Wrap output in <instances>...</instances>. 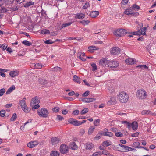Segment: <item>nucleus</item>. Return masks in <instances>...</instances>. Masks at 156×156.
Returning <instances> with one entry per match:
<instances>
[{
  "mask_svg": "<svg viewBox=\"0 0 156 156\" xmlns=\"http://www.w3.org/2000/svg\"><path fill=\"white\" fill-rule=\"evenodd\" d=\"M115 136L117 137H120L123 136V134L121 132H117L115 133Z\"/></svg>",
  "mask_w": 156,
  "mask_h": 156,
  "instance_id": "60",
  "label": "nucleus"
},
{
  "mask_svg": "<svg viewBox=\"0 0 156 156\" xmlns=\"http://www.w3.org/2000/svg\"><path fill=\"white\" fill-rule=\"evenodd\" d=\"M79 112L78 110H76L74 111L72 113V114L75 115H77L79 114Z\"/></svg>",
  "mask_w": 156,
  "mask_h": 156,
  "instance_id": "64",
  "label": "nucleus"
},
{
  "mask_svg": "<svg viewBox=\"0 0 156 156\" xmlns=\"http://www.w3.org/2000/svg\"><path fill=\"white\" fill-rule=\"evenodd\" d=\"M147 29V28L146 27H144L141 30V31L140 32V34H142V35H144L146 34V30Z\"/></svg>",
  "mask_w": 156,
  "mask_h": 156,
  "instance_id": "45",
  "label": "nucleus"
},
{
  "mask_svg": "<svg viewBox=\"0 0 156 156\" xmlns=\"http://www.w3.org/2000/svg\"><path fill=\"white\" fill-rule=\"evenodd\" d=\"M12 11H16L18 10V8L16 5H12L10 8Z\"/></svg>",
  "mask_w": 156,
  "mask_h": 156,
  "instance_id": "53",
  "label": "nucleus"
},
{
  "mask_svg": "<svg viewBox=\"0 0 156 156\" xmlns=\"http://www.w3.org/2000/svg\"><path fill=\"white\" fill-rule=\"evenodd\" d=\"M68 122L70 124L73 125L74 126H78V121L74 119L73 118H69L68 120Z\"/></svg>",
  "mask_w": 156,
  "mask_h": 156,
  "instance_id": "11",
  "label": "nucleus"
},
{
  "mask_svg": "<svg viewBox=\"0 0 156 156\" xmlns=\"http://www.w3.org/2000/svg\"><path fill=\"white\" fill-rule=\"evenodd\" d=\"M6 111L4 110H1L0 111V116L2 117H4L5 116Z\"/></svg>",
  "mask_w": 156,
  "mask_h": 156,
  "instance_id": "42",
  "label": "nucleus"
},
{
  "mask_svg": "<svg viewBox=\"0 0 156 156\" xmlns=\"http://www.w3.org/2000/svg\"><path fill=\"white\" fill-rule=\"evenodd\" d=\"M59 152L56 151H53L50 153L51 156H60Z\"/></svg>",
  "mask_w": 156,
  "mask_h": 156,
  "instance_id": "28",
  "label": "nucleus"
},
{
  "mask_svg": "<svg viewBox=\"0 0 156 156\" xmlns=\"http://www.w3.org/2000/svg\"><path fill=\"white\" fill-rule=\"evenodd\" d=\"M131 7L132 9H133V10L135 9L138 10L140 8V7L136 4L133 5Z\"/></svg>",
  "mask_w": 156,
  "mask_h": 156,
  "instance_id": "49",
  "label": "nucleus"
},
{
  "mask_svg": "<svg viewBox=\"0 0 156 156\" xmlns=\"http://www.w3.org/2000/svg\"><path fill=\"white\" fill-rule=\"evenodd\" d=\"M56 119L59 121H61L63 120L64 118L63 117L61 116L60 115H57Z\"/></svg>",
  "mask_w": 156,
  "mask_h": 156,
  "instance_id": "63",
  "label": "nucleus"
},
{
  "mask_svg": "<svg viewBox=\"0 0 156 156\" xmlns=\"http://www.w3.org/2000/svg\"><path fill=\"white\" fill-rule=\"evenodd\" d=\"M5 92V89L2 88L0 90V96H2Z\"/></svg>",
  "mask_w": 156,
  "mask_h": 156,
  "instance_id": "59",
  "label": "nucleus"
},
{
  "mask_svg": "<svg viewBox=\"0 0 156 156\" xmlns=\"http://www.w3.org/2000/svg\"><path fill=\"white\" fill-rule=\"evenodd\" d=\"M102 153L101 151H99L94 153L92 155V156H101Z\"/></svg>",
  "mask_w": 156,
  "mask_h": 156,
  "instance_id": "40",
  "label": "nucleus"
},
{
  "mask_svg": "<svg viewBox=\"0 0 156 156\" xmlns=\"http://www.w3.org/2000/svg\"><path fill=\"white\" fill-rule=\"evenodd\" d=\"M125 62L128 65H132L136 63V60L133 58H129L125 60Z\"/></svg>",
  "mask_w": 156,
  "mask_h": 156,
  "instance_id": "9",
  "label": "nucleus"
},
{
  "mask_svg": "<svg viewBox=\"0 0 156 156\" xmlns=\"http://www.w3.org/2000/svg\"><path fill=\"white\" fill-rule=\"evenodd\" d=\"M69 150L68 146L64 144H62L60 147V152L61 153L64 154L67 153Z\"/></svg>",
  "mask_w": 156,
  "mask_h": 156,
  "instance_id": "6",
  "label": "nucleus"
},
{
  "mask_svg": "<svg viewBox=\"0 0 156 156\" xmlns=\"http://www.w3.org/2000/svg\"><path fill=\"white\" fill-rule=\"evenodd\" d=\"M95 127L94 126H91L90 127L88 131V134L90 135L93 132L94 130Z\"/></svg>",
  "mask_w": 156,
  "mask_h": 156,
  "instance_id": "36",
  "label": "nucleus"
},
{
  "mask_svg": "<svg viewBox=\"0 0 156 156\" xmlns=\"http://www.w3.org/2000/svg\"><path fill=\"white\" fill-rule=\"evenodd\" d=\"M51 69L53 71H60L61 70V68L58 66H56L53 68H51Z\"/></svg>",
  "mask_w": 156,
  "mask_h": 156,
  "instance_id": "37",
  "label": "nucleus"
},
{
  "mask_svg": "<svg viewBox=\"0 0 156 156\" xmlns=\"http://www.w3.org/2000/svg\"><path fill=\"white\" fill-rule=\"evenodd\" d=\"M90 6L89 3L88 2H86L85 3V5L82 7V9H87Z\"/></svg>",
  "mask_w": 156,
  "mask_h": 156,
  "instance_id": "39",
  "label": "nucleus"
},
{
  "mask_svg": "<svg viewBox=\"0 0 156 156\" xmlns=\"http://www.w3.org/2000/svg\"><path fill=\"white\" fill-rule=\"evenodd\" d=\"M17 118V115L15 113H14L10 119V120L11 121H14Z\"/></svg>",
  "mask_w": 156,
  "mask_h": 156,
  "instance_id": "44",
  "label": "nucleus"
},
{
  "mask_svg": "<svg viewBox=\"0 0 156 156\" xmlns=\"http://www.w3.org/2000/svg\"><path fill=\"white\" fill-rule=\"evenodd\" d=\"M73 23V22H69L68 23H63L62 24L61 27V29L63 28L64 27H66L67 26H70Z\"/></svg>",
  "mask_w": 156,
  "mask_h": 156,
  "instance_id": "34",
  "label": "nucleus"
},
{
  "mask_svg": "<svg viewBox=\"0 0 156 156\" xmlns=\"http://www.w3.org/2000/svg\"><path fill=\"white\" fill-rule=\"evenodd\" d=\"M108 60H107L106 58H102L100 60L99 65L104 66H106V65H108Z\"/></svg>",
  "mask_w": 156,
  "mask_h": 156,
  "instance_id": "12",
  "label": "nucleus"
},
{
  "mask_svg": "<svg viewBox=\"0 0 156 156\" xmlns=\"http://www.w3.org/2000/svg\"><path fill=\"white\" fill-rule=\"evenodd\" d=\"M26 98H24L22 100H21L20 101V104L22 108H23V107L26 106L25 101Z\"/></svg>",
  "mask_w": 156,
  "mask_h": 156,
  "instance_id": "29",
  "label": "nucleus"
},
{
  "mask_svg": "<svg viewBox=\"0 0 156 156\" xmlns=\"http://www.w3.org/2000/svg\"><path fill=\"white\" fill-rule=\"evenodd\" d=\"M41 33L43 34H48L50 33V31L46 29H43L41 30L40 32Z\"/></svg>",
  "mask_w": 156,
  "mask_h": 156,
  "instance_id": "32",
  "label": "nucleus"
},
{
  "mask_svg": "<svg viewBox=\"0 0 156 156\" xmlns=\"http://www.w3.org/2000/svg\"><path fill=\"white\" fill-rule=\"evenodd\" d=\"M88 51L90 52V53H93L94 50L97 49V47L95 46H90L88 47Z\"/></svg>",
  "mask_w": 156,
  "mask_h": 156,
  "instance_id": "27",
  "label": "nucleus"
},
{
  "mask_svg": "<svg viewBox=\"0 0 156 156\" xmlns=\"http://www.w3.org/2000/svg\"><path fill=\"white\" fill-rule=\"evenodd\" d=\"M51 142L53 145L58 144L60 140L57 137H54L51 138Z\"/></svg>",
  "mask_w": 156,
  "mask_h": 156,
  "instance_id": "19",
  "label": "nucleus"
},
{
  "mask_svg": "<svg viewBox=\"0 0 156 156\" xmlns=\"http://www.w3.org/2000/svg\"><path fill=\"white\" fill-rule=\"evenodd\" d=\"M77 57L82 61H86V59L85 58H83L85 56V53L83 52L82 53H81L80 52H78L77 54Z\"/></svg>",
  "mask_w": 156,
  "mask_h": 156,
  "instance_id": "16",
  "label": "nucleus"
},
{
  "mask_svg": "<svg viewBox=\"0 0 156 156\" xmlns=\"http://www.w3.org/2000/svg\"><path fill=\"white\" fill-rule=\"evenodd\" d=\"M90 22V21L89 20H83L82 21H80V23L84 25H88Z\"/></svg>",
  "mask_w": 156,
  "mask_h": 156,
  "instance_id": "30",
  "label": "nucleus"
},
{
  "mask_svg": "<svg viewBox=\"0 0 156 156\" xmlns=\"http://www.w3.org/2000/svg\"><path fill=\"white\" fill-rule=\"evenodd\" d=\"M7 47V45L6 44H3L2 45L1 48H2V50L3 51L5 50L6 49V48Z\"/></svg>",
  "mask_w": 156,
  "mask_h": 156,
  "instance_id": "58",
  "label": "nucleus"
},
{
  "mask_svg": "<svg viewBox=\"0 0 156 156\" xmlns=\"http://www.w3.org/2000/svg\"><path fill=\"white\" fill-rule=\"evenodd\" d=\"M73 79L74 81L80 84L81 83L80 78H79L76 75H74L73 77Z\"/></svg>",
  "mask_w": 156,
  "mask_h": 156,
  "instance_id": "25",
  "label": "nucleus"
},
{
  "mask_svg": "<svg viewBox=\"0 0 156 156\" xmlns=\"http://www.w3.org/2000/svg\"><path fill=\"white\" fill-rule=\"evenodd\" d=\"M136 95V97L140 99L146 98L147 96V92L144 90L143 89H140L137 90Z\"/></svg>",
  "mask_w": 156,
  "mask_h": 156,
  "instance_id": "3",
  "label": "nucleus"
},
{
  "mask_svg": "<svg viewBox=\"0 0 156 156\" xmlns=\"http://www.w3.org/2000/svg\"><path fill=\"white\" fill-rule=\"evenodd\" d=\"M52 110L55 112H57L59 110V108L58 107H55L53 108Z\"/></svg>",
  "mask_w": 156,
  "mask_h": 156,
  "instance_id": "57",
  "label": "nucleus"
},
{
  "mask_svg": "<svg viewBox=\"0 0 156 156\" xmlns=\"http://www.w3.org/2000/svg\"><path fill=\"white\" fill-rule=\"evenodd\" d=\"M112 99L113 100V101H109L107 103L108 104L110 105H113L116 103V100L115 98H112Z\"/></svg>",
  "mask_w": 156,
  "mask_h": 156,
  "instance_id": "31",
  "label": "nucleus"
},
{
  "mask_svg": "<svg viewBox=\"0 0 156 156\" xmlns=\"http://www.w3.org/2000/svg\"><path fill=\"white\" fill-rule=\"evenodd\" d=\"M136 67L139 68L143 69H147L148 68V67L145 65H138L136 66Z\"/></svg>",
  "mask_w": 156,
  "mask_h": 156,
  "instance_id": "33",
  "label": "nucleus"
},
{
  "mask_svg": "<svg viewBox=\"0 0 156 156\" xmlns=\"http://www.w3.org/2000/svg\"><path fill=\"white\" fill-rule=\"evenodd\" d=\"M15 88V86L14 85H12L11 87L9 88L6 91V94H8L10 93H11L12 91H13Z\"/></svg>",
  "mask_w": 156,
  "mask_h": 156,
  "instance_id": "26",
  "label": "nucleus"
},
{
  "mask_svg": "<svg viewBox=\"0 0 156 156\" xmlns=\"http://www.w3.org/2000/svg\"><path fill=\"white\" fill-rule=\"evenodd\" d=\"M91 66L92 67V70L93 71H94L96 70L97 69V67L96 65V64L94 63H92L91 64Z\"/></svg>",
  "mask_w": 156,
  "mask_h": 156,
  "instance_id": "43",
  "label": "nucleus"
},
{
  "mask_svg": "<svg viewBox=\"0 0 156 156\" xmlns=\"http://www.w3.org/2000/svg\"><path fill=\"white\" fill-rule=\"evenodd\" d=\"M1 5H0V12H6V9L4 7L1 6Z\"/></svg>",
  "mask_w": 156,
  "mask_h": 156,
  "instance_id": "56",
  "label": "nucleus"
},
{
  "mask_svg": "<svg viewBox=\"0 0 156 156\" xmlns=\"http://www.w3.org/2000/svg\"><path fill=\"white\" fill-rule=\"evenodd\" d=\"M70 146L71 148L73 150H76L78 148L77 146L74 142H72L70 143Z\"/></svg>",
  "mask_w": 156,
  "mask_h": 156,
  "instance_id": "24",
  "label": "nucleus"
},
{
  "mask_svg": "<svg viewBox=\"0 0 156 156\" xmlns=\"http://www.w3.org/2000/svg\"><path fill=\"white\" fill-rule=\"evenodd\" d=\"M9 75L12 77H14L19 75V72L17 70L12 71L9 73Z\"/></svg>",
  "mask_w": 156,
  "mask_h": 156,
  "instance_id": "18",
  "label": "nucleus"
},
{
  "mask_svg": "<svg viewBox=\"0 0 156 156\" xmlns=\"http://www.w3.org/2000/svg\"><path fill=\"white\" fill-rule=\"evenodd\" d=\"M130 128L132 127L133 130H136L138 128V123L136 121H134L130 124Z\"/></svg>",
  "mask_w": 156,
  "mask_h": 156,
  "instance_id": "15",
  "label": "nucleus"
},
{
  "mask_svg": "<svg viewBox=\"0 0 156 156\" xmlns=\"http://www.w3.org/2000/svg\"><path fill=\"white\" fill-rule=\"evenodd\" d=\"M150 111L148 110H144L141 112V114L142 115H147L150 113Z\"/></svg>",
  "mask_w": 156,
  "mask_h": 156,
  "instance_id": "54",
  "label": "nucleus"
},
{
  "mask_svg": "<svg viewBox=\"0 0 156 156\" xmlns=\"http://www.w3.org/2000/svg\"><path fill=\"white\" fill-rule=\"evenodd\" d=\"M38 81L40 84L42 85H45L48 83V80L42 78H39Z\"/></svg>",
  "mask_w": 156,
  "mask_h": 156,
  "instance_id": "23",
  "label": "nucleus"
},
{
  "mask_svg": "<svg viewBox=\"0 0 156 156\" xmlns=\"http://www.w3.org/2000/svg\"><path fill=\"white\" fill-rule=\"evenodd\" d=\"M140 143L138 142H135L133 144V146L135 148H139Z\"/></svg>",
  "mask_w": 156,
  "mask_h": 156,
  "instance_id": "47",
  "label": "nucleus"
},
{
  "mask_svg": "<svg viewBox=\"0 0 156 156\" xmlns=\"http://www.w3.org/2000/svg\"><path fill=\"white\" fill-rule=\"evenodd\" d=\"M117 98L122 103H126L129 99L128 95L124 91L120 92Z\"/></svg>",
  "mask_w": 156,
  "mask_h": 156,
  "instance_id": "1",
  "label": "nucleus"
},
{
  "mask_svg": "<svg viewBox=\"0 0 156 156\" xmlns=\"http://www.w3.org/2000/svg\"><path fill=\"white\" fill-rule=\"evenodd\" d=\"M22 108L26 113L29 112L30 110V108H28L26 105Z\"/></svg>",
  "mask_w": 156,
  "mask_h": 156,
  "instance_id": "38",
  "label": "nucleus"
},
{
  "mask_svg": "<svg viewBox=\"0 0 156 156\" xmlns=\"http://www.w3.org/2000/svg\"><path fill=\"white\" fill-rule=\"evenodd\" d=\"M14 0H3V2L6 4H10L13 2Z\"/></svg>",
  "mask_w": 156,
  "mask_h": 156,
  "instance_id": "51",
  "label": "nucleus"
},
{
  "mask_svg": "<svg viewBox=\"0 0 156 156\" xmlns=\"http://www.w3.org/2000/svg\"><path fill=\"white\" fill-rule=\"evenodd\" d=\"M89 94V91L88 90H87L86 91H85L84 93H83L82 95V96L83 97H86Z\"/></svg>",
  "mask_w": 156,
  "mask_h": 156,
  "instance_id": "62",
  "label": "nucleus"
},
{
  "mask_svg": "<svg viewBox=\"0 0 156 156\" xmlns=\"http://www.w3.org/2000/svg\"><path fill=\"white\" fill-rule=\"evenodd\" d=\"M32 107V109H38L40 105L38 104H34V105H31Z\"/></svg>",
  "mask_w": 156,
  "mask_h": 156,
  "instance_id": "52",
  "label": "nucleus"
},
{
  "mask_svg": "<svg viewBox=\"0 0 156 156\" xmlns=\"http://www.w3.org/2000/svg\"><path fill=\"white\" fill-rule=\"evenodd\" d=\"M22 43L26 46H30L32 45V43L27 40H24L22 41Z\"/></svg>",
  "mask_w": 156,
  "mask_h": 156,
  "instance_id": "35",
  "label": "nucleus"
},
{
  "mask_svg": "<svg viewBox=\"0 0 156 156\" xmlns=\"http://www.w3.org/2000/svg\"><path fill=\"white\" fill-rule=\"evenodd\" d=\"M102 144L105 147L111 145L110 142H108L107 140L103 141Z\"/></svg>",
  "mask_w": 156,
  "mask_h": 156,
  "instance_id": "41",
  "label": "nucleus"
},
{
  "mask_svg": "<svg viewBox=\"0 0 156 156\" xmlns=\"http://www.w3.org/2000/svg\"><path fill=\"white\" fill-rule=\"evenodd\" d=\"M100 122V119H97L94 121V125L96 126H98L99 125Z\"/></svg>",
  "mask_w": 156,
  "mask_h": 156,
  "instance_id": "48",
  "label": "nucleus"
},
{
  "mask_svg": "<svg viewBox=\"0 0 156 156\" xmlns=\"http://www.w3.org/2000/svg\"><path fill=\"white\" fill-rule=\"evenodd\" d=\"M88 109L87 108H85L83 109L80 112L81 115H83L88 112Z\"/></svg>",
  "mask_w": 156,
  "mask_h": 156,
  "instance_id": "46",
  "label": "nucleus"
},
{
  "mask_svg": "<svg viewBox=\"0 0 156 156\" xmlns=\"http://www.w3.org/2000/svg\"><path fill=\"white\" fill-rule=\"evenodd\" d=\"M133 12L134 11L133 9L131 7L125 10L124 11V13L127 15H130L133 14Z\"/></svg>",
  "mask_w": 156,
  "mask_h": 156,
  "instance_id": "14",
  "label": "nucleus"
},
{
  "mask_svg": "<svg viewBox=\"0 0 156 156\" xmlns=\"http://www.w3.org/2000/svg\"><path fill=\"white\" fill-rule=\"evenodd\" d=\"M99 14L98 11H92L90 12L89 16L91 18H94L96 17Z\"/></svg>",
  "mask_w": 156,
  "mask_h": 156,
  "instance_id": "17",
  "label": "nucleus"
},
{
  "mask_svg": "<svg viewBox=\"0 0 156 156\" xmlns=\"http://www.w3.org/2000/svg\"><path fill=\"white\" fill-rule=\"evenodd\" d=\"M119 63L117 61L115 60L109 61L108 60V66L111 68H115L119 66Z\"/></svg>",
  "mask_w": 156,
  "mask_h": 156,
  "instance_id": "5",
  "label": "nucleus"
},
{
  "mask_svg": "<svg viewBox=\"0 0 156 156\" xmlns=\"http://www.w3.org/2000/svg\"><path fill=\"white\" fill-rule=\"evenodd\" d=\"M34 66L35 68L37 69H40L42 67V65L39 63H37L35 64Z\"/></svg>",
  "mask_w": 156,
  "mask_h": 156,
  "instance_id": "55",
  "label": "nucleus"
},
{
  "mask_svg": "<svg viewBox=\"0 0 156 156\" xmlns=\"http://www.w3.org/2000/svg\"><path fill=\"white\" fill-rule=\"evenodd\" d=\"M34 2L32 1H30L29 2H27L23 4V6L24 7L27 8L29 7H30V8H35L33 6L31 7V6H33L34 4Z\"/></svg>",
  "mask_w": 156,
  "mask_h": 156,
  "instance_id": "13",
  "label": "nucleus"
},
{
  "mask_svg": "<svg viewBox=\"0 0 156 156\" xmlns=\"http://www.w3.org/2000/svg\"><path fill=\"white\" fill-rule=\"evenodd\" d=\"M122 123L125 124L127 126V127H128V128H130V123L128 122L127 121H122Z\"/></svg>",
  "mask_w": 156,
  "mask_h": 156,
  "instance_id": "50",
  "label": "nucleus"
},
{
  "mask_svg": "<svg viewBox=\"0 0 156 156\" xmlns=\"http://www.w3.org/2000/svg\"><path fill=\"white\" fill-rule=\"evenodd\" d=\"M37 112L39 116L43 118H47L49 114V112L47 109L44 108H42L40 110H37Z\"/></svg>",
  "mask_w": 156,
  "mask_h": 156,
  "instance_id": "2",
  "label": "nucleus"
},
{
  "mask_svg": "<svg viewBox=\"0 0 156 156\" xmlns=\"http://www.w3.org/2000/svg\"><path fill=\"white\" fill-rule=\"evenodd\" d=\"M114 34L117 37H121L125 35L126 34H127V32L125 29H119L114 31Z\"/></svg>",
  "mask_w": 156,
  "mask_h": 156,
  "instance_id": "4",
  "label": "nucleus"
},
{
  "mask_svg": "<svg viewBox=\"0 0 156 156\" xmlns=\"http://www.w3.org/2000/svg\"><path fill=\"white\" fill-rule=\"evenodd\" d=\"M85 17V15L82 13H78L76 14L75 18L78 19H82L84 18Z\"/></svg>",
  "mask_w": 156,
  "mask_h": 156,
  "instance_id": "20",
  "label": "nucleus"
},
{
  "mask_svg": "<svg viewBox=\"0 0 156 156\" xmlns=\"http://www.w3.org/2000/svg\"><path fill=\"white\" fill-rule=\"evenodd\" d=\"M39 144L37 141H32L27 143V146L28 147L32 148L36 146Z\"/></svg>",
  "mask_w": 156,
  "mask_h": 156,
  "instance_id": "8",
  "label": "nucleus"
},
{
  "mask_svg": "<svg viewBox=\"0 0 156 156\" xmlns=\"http://www.w3.org/2000/svg\"><path fill=\"white\" fill-rule=\"evenodd\" d=\"M87 150H91L94 147V144L91 143H87L85 144Z\"/></svg>",
  "mask_w": 156,
  "mask_h": 156,
  "instance_id": "22",
  "label": "nucleus"
},
{
  "mask_svg": "<svg viewBox=\"0 0 156 156\" xmlns=\"http://www.w3.org/2000/svg\"><path fill=\"white\" fill-rule=\"evenodd\" d=\"M80 101L85 103H90L95 101L96 99L95 98H83L80 99Z\"/></svg>",
  "mask_w": 156,
  "mask_h": 156,
  "instance_id": "10",
  "label": "nucleus"
},
{
  "mask_svg": "<svg viewBox=\"0 0 156 156\" xmlns=\"http://www.w3.org/2000/svg\"><path fill=\"white\" fill-rule=\"evenodd\" d=\"M39 101L37 97H35L33 98L31 101L30 103L31 105H34V104H39Z\"/></svg>",
  "mask_w": 156,
  "mask_h": 156,
  "instance_id": "21",
  "label": "nucleus"
},
{
  "mask_svg": "<svg viewBox=\"0 0 156 156\" xmlns=\"http://www.w3.org/2000/svg\"><path fill=\"white\" fill-rule=\"evenodd\" d=\"M128 0H122L121 3V6L122 7V5H125L128 2Z\"/></svg>",
  "mask_w": 156,
  "mask_h": 156,
  "instance_id": "61",
  "label": "nucleus"
},
{
  "mask_svg": "<svg viewBox=\"0 0 156 156\" xmlns=\"http://www.w3.org/2000/svg\"><path fill=\"white\" fill-rule=\"evenodd\" d=\"M120 52V49L117 47H113L111 49L110 53L113 55H116L119 54Z\"/></svg>",
  "mask_w": 156,
  "mask_h": 156,
  "instance_id": "7",
  "label": "nucleus"
}]
</instances>
